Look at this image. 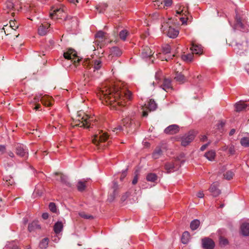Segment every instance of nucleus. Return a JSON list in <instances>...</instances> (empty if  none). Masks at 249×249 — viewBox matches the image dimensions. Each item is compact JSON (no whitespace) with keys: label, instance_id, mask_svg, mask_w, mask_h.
Returning <instances> with one entry per match:
<instances>
[{"label":"nucleus","instance_id":"nucleus-37","mask_svg":"<svg viewBox=\"0 0 249 249\" xmlns=\"http://www.w3.org/2000/svg\"><path fill=\"white\" fill-rule=\"evenodd\" d=\"M200 225V221L198 219L193 220L190 223V228L192 230L194 231L198 228Z\"/></svg>","mask_w":249,"mask_h":249},{"label":"nucleus","instance_id":"nucleus-20","mask_svg":"<svg viewBox=\"0 0 249 249\" xmlns=\"http://www.w3.org/2000/svg\"><path fill=\"white\" fill-rule=\"evenodd\" d=\"M241 232L243 235L247 236L249 235V223L244 222L240 227Z\"/></svg>","mask_w":249,"mask_h":249},{"label":"nucleus","instance_id":"nucleus-29","mask_svg":"<svg viewBox=\"0 0 249 249\" xmlns=\"http://www.w3.org/2000/svg\"><path fill=\"white\" fill-rule=\"evenodd\" d=\"M153 6L155 9H161L165 7L162 0H153Z\"/></svg>","mask_w":249,"mask_h":249},{"label":"nucleus","instance_id":"nucleus-46","mask_svg":"<svg viewBox=\"0 0 249 249\" xmlns=\"http://www.w3.org/2000/svg\"><path fill=\"white\" fill-rule=\"evenodd\" d=\"M105 33L102 31H99L95 35L96 38L99 39H103L105 37Z\"/></svg>","mask_w":249,"mask_h":249},{"label":"nucleus","instance_id":"nucleus-47","mask_svg":"<svg viewBox=\"0 0 249 249\" xmlns=\"http://www.w3.org/2000/svg\"><path fill=\"white\" fill-rule=\"evenodd\" d=\"M219 243L221 246H226L228 244V240L222 236L219 238Z\"/></svg>","mask_w":249,"mask_h":249},{"label":"nucleus","instance_id":"nucleus-15","mask_svg":"<svg viewBox=\"0 0 249 249\" xmlns=\"http://www.w3.org/2000/svg\"><path fill=\"white\" fill-rule=\"evenodd\" d=\"M246 45H245L243 44V43H240L236 42L235 44V47L234 50H236L237 53L241 54L243 53L244 51H246L248 46V41L246 42Z\"/></svg>","mask_w":249,"mask_h":249},{"label":"nucleus","instance_id":"nucleus-26","mask_svg":"<svg viewBox=\"0 0 249 249\" xmlns=\"http://www.w3.org/2000/svg\"><path fill=\"white\" fill-rule=\"evenodd\" d=\"M63 225L61 222L58 221L54 225L53 230L55 233H59L63 230Z\"/></svg>","mask_w":249,"mask_h":249},{"label":"nucleus","instance_id":"nucleus-4","mask_svg":"<svg viewBox=\"0 0 249 249\" xmlns=\"http://www.w3.org/2000/svg\"><path fill=\"white\" fill-rule=\"evenodd\" d=\"M161 31L170 38H175L178 35L179 31L178 29H175L169 26V24L163 23L161 27Z\"/></svg>","mask_w":249,"mask_h":249},{"label":"nucleus","instance_id":"nucleus-10","mask_svg":"<svg viewBox=\"0 0 249 249\" xmlns=\"http://www.w3.org/2000/svg\"><path fill=\"white\" fill-rule=\"evenodd\" d=\"M236 23L235 25V27L233 29L235 30V29H239L242 32H248L249 31V26L244 25L241 21L240 18L236 16Z\"/></svg>","mask_w":249,"mask_h":249},{"label":"nucleus","instance_id":"nucleus-43","mask_svg":"<svg viewBox=\"0 0 249 249\" xmlns=\"http://www.w3.org/2000/svg\"><path fill=\"white\" fill-rule=\"evenodd\" d=\"M4 180L5 181L4 185L7 186L12 185L14 182V179L11 177H6Z\"/></svg>","mask_w":249,"mask_h":249},{"label":"nucleus","instance_id":"nucleus-60","mask_svg":"<svg viewBox=\"0 0 249 249\" xmlns=\"http://www.w3.org/2000/svg\"><path fill=\"white\" fill-rule=\"evenodd\" d=\"M196 196L199 198H202L204 196V194H203V192L200 191L197 193Z\"/></svg>","mask_w":249,"mask_h":249},{"label":"nucleus","instance_id":"nucleus-14","mask_svg":"<svg viewBox=\"0 0 249 249\" xmlns=\"http://www.w3.org/2000/svg\"><path fill=\"white\" fill-rule=\"evenodd\" d=\"M218 186L219 183L218 182H214L212 184L209 189L210 191L213 196L216 197L218 196L221 193L220 190L218 188Z\"/></svg>","mask_w":249,"mask_h":249},{"label":"nucleus","instance_id":"nucleus-31","mask_svg":"<svg viewBox=\"0 0 249 249\" xmlns=\"http://www.w3.org/2000/svg\"><path fill=\"white\" fill-rule=\"evenodd\" d=\"M175 79L176 81L179 82V83H183L185 81V78L184 76L181 73L177 72L176 73V76H175Z\"/></svg>","mask_w":249,"mask_h":249},{"label":"nucleus","instance_id":"nucleus-45","mask_svg":"<svg viewBox=\"0 0 249 249\" xmlns=\"http://www.w3.org/2000/svg\"><path fill=\"white\" fill-rule=\"evenodd\" d=\"M171 49V47L169 44H165L162 46V52L164 54L170 53Z\"/></svg>","mask_w":249,"mask_h":249},{"label":"nucleus","instance_id":"nucleus-17","mask_svg":"<svg viewBox=\"0 0 249 249\" xmlns=\"http://www.w3.org/2000/svg\"><path fill=\"white\" fill-rule=\"evenodd\" d=\"M50 24L46 23L44 24H42L38 28V34L40 36H45L48 31V28Z\"/></svg>","mask_w":249,"mask_h":249},{"label":"nucleus","instance_id":"nucleus-11","mask_svg":"<svg viewBox=\"0 0 249 249\" xmlns=\"http://www.w3.org/2000/svg\"><path fill=\"white\" fill-rule=\"evenodd\" d=\"M203 248L205 249H213L214 247V243L209 238H205L202 240Z\"/></svg>","mask_w":249,"mask_h":249},{"label":"nucleus","instance_id":"nucleus-6","mask_svg":"<svg viewBox=\"0 0 249 249\" xmlns=\"http://www.w3.org/2000/svg\"><path fill=\"white\" fill-rule=\"evenodd\" d=\"M16 154L22 158H26L28 156V150L23 144L18 143L15 146Z\"/></svg>","mask_w":249,"mask_h":249},{"label":"nucleus","instance_id":"nucleus-41","mask_svg":"<svg viewBox=\"0 0 249 249\" xmlns=\"http://www.w3.org/2000/svg\"><path fill=\"white\" fill-rule=\"evenodd\" d=\"M241 144L246 147H249V138L243 137L240 140Z\"/></svg>","mask_w":249,"mask_h":249},{"label":"nucleus","instance_id":"nucleus-19","mask_svg":"<svg viewBox=\"0 0 249 249\" xmlns=\"http://www.w3.org/2000/svg\"><path fill=\"white\" fill-rule=\"evenodd\" d=\"M191 50L193 53L200 54H201L202 53V49L201 46L200 45L196 44L194 42H193L192 43V47H191Z\"/></svg>","mask_w":249,"mask_h":249},{"label":"nucleus","instance_id":"nucleus-22","mask_svg":"<svg viewBox=\"0 0 249 249\" xmlns=\"http://www.w3.org/2000/svg\"><path fill=\"white\" fill-rule=\"evenodd\" d=\"M162 89L166 91H168L171 89L172 87L171 86V81L169 79H164L162 85L161 86Z\"/></svg>","mask_w":249,"mask_h":249},{"label":"nucleus","instance_id":"nucleus-25","mask_svg":"<svg viewBox=\"0 0 249 249\" xmlns=\"http://www.w3.org/2000/svg\"><path fill=\"white\" fill-rule=\"evenodd\" d=\"M54 175H59L60 176V181L63 184H64L66 186H69V187L71 186V183L69 182L67 177H66V176H65L62 174H58L57 173H54Z\"/></svg>","mask_w":249,"mask_h":249},{"label":"nucleus","instance_id":"nucleus-61","mask_svg":"<svg viewBox=\"0 0 249 249\" xmlns=\"http://www.w3.org/2000/svg\"><path fill=\"white\" fill-rule=\"evenodd\" d=\"M200 140L202 142H205L207 140V137L206 135H202L200 138Z\"/></svg>","mask_w":249,"mask_h":249},{"label":"nucleus","instance_id":"nucleus-63","mask_svg":"<svg viewBox=\"0 0 249 249\" xmlns=\"http://www.w3.org/2000/svg\"><path fill=\"white\" fill-rule=\"evenodd\" d=\"M5 146L3 145H0V152L4 153L5 150Z\"/></svg>","mask_w":249,"mask_h":249},{"label":"nucleus","instance_id":"nucleus-64","mask_svg":"<svg viewBox=\"0 0 249 249\" xmlns=\"http://www.w3.org/2000/svg\"><path fill=\"white\" fill-rule=\"evenodd\" d=\"M8 154L9 156L11 158H14L15 157V155H14V153L12 151L8 152Z\"/></svg>","mask_w":249,"mask_h":249},{"label":"nucleus","instance_id":"nucleus-50","mask_svg":"<svg viewBox=\"0 0 249 249\" xmlns=\"http://www.w3.org/2000/svg\"><path fill=\"white\" fill-rule=\"evenodd\" d=\"M225 123L223 121H220L216 125L217 129H219V130H221L222 129L223 127L225 125Z\"/></svg>","mask_w":249,"mask_h":249},{"label":"nucleus","instance_id":"nucleus-27","mask_svg":"<svg viewBox=\"0 0 249 249\" xmlns=\"http://www.w3.org/2000/svg\"><path fill=\"white\" fill-rule=\"evenodd\" d=\"M93 62V69L94 72H95L96 71L99 70L102 68L103 63L100 59L95 60Z\"/></svg>","mask_w":249,"mask_h":249},{"label":"nucleus","instance_id":"nucleus-38","mask_svg":"<svg viewBox=\"0 0 249 249\" xmlns=\"http://www.w3.org/2000/svg\"><path fill=\"white\" fill-rule=\"evenodd\" d=\"M128 34L129 33L126 30H123L120 31L119 36L121 39L123 41H125Z\"/></svg>","mask_w":249,"mask_h":249},{"label":"nucleus","instance_id":"nucleus-35","mask_svg":"<svg viewBox=\"0 0 249 249\" xmlns=\"http://www.w3.org/2000/svg\"><path fill=\"white\" fill-rule=\"evenodd\" d=\"M122 124L124 126L130 127L132 125V120L129 117H126L122 120Z\"/></svg>","mask_w":249,"mask_h":249},{"label":"nucleus","instance_id":"nucleus-13","mask_svg":"<svg viewBox=\"0 0 249 249\" xmlns=\"http://www.w3.org/2000/svg\"><path fill=\"white\" fill-rule=\"evenodd\" d=\"M179 127L177 124H172L167 127L164 130L167 134H175L179 132Z\"/></svg>","mask_w":249,"mask_h":249},{"label":"nucleus","instance_id":"nucleus-49","mask_svg":"<svg viewBox=\"0 0 249 249\" xmlns=\"http://www.w3.org/2000/svg\"><path fill=\"white\" fill-rule=\"evenodd\" d=\"M49 208L51 212L53 213H55L56 212V207L54 203L51 202L49 204Z\"/></svg>","mask_w":249,"mask_h":249},{"label":"nucleus","instance_id":"nucleus-57","mask_svg":"<svg viewBox=\"0 0 249 249\" xmlns=\"http://www.w3.org/2000/svg\"><path fill=\"white\" fill-rule=\"evenodd\" d=\"M42 96H41V95H40L39 96H36L34 99V102L35 103H36L37 102H38L39 101H41V98Z\"/></svg>","mask_w":249,"mask_h":249},{"label":"nucleus","instance_id":"nucleus-24","mask_svg":"<svg viewBox=\"0 0 249 249\" xmlns=\"http://www.w3.org/2000/svg\"><path fill=\"white\" fill-rule=\"evenodd\" d=\"M41 103L46 106H51L52 105V98L48 96H43L41 98Z\"/></svg>","mask_w":249,"mask_h":249},{"label":"nucleus","instance_id":"nucleus-59","mask_svg":"<svg viewBox=\"0 0 249 249\" xmlns=\"http://www.w3.org/2000/svg\"><path fill=\"white\" fill-rule=\"evenodd\" d=\"M138 177L137 175H136L132 180V184H136L138 182Z\"/></svg>","mask_w":249,"mask_h":249},{"label":"nucleus","instance_id":"nucleus-3","mask_svg":"<svg viewBox=\"0 0 249 249\" xmlns=\"http://www.w3.org/2000/svg\"><path fill=\"white\" fill-rule=\"evenodd\" d=\"M92 142L96 145L102 148L107 146L110 142L107 133L102 130H98L92 138Z\"/></svg>","mask_w":249,"mask_h":249},{"label":"nucleus","instance_id":"nucleus-51","mask_svg":"<svg viewBox=\"0 0 249 249\" xmlns=\"http://www.w3.org/2000/svg\"><path fill=\"white\" fill-rule=\"evenodd\" d=\"M228 150H229V153L231 155H234L235 154V147H234V145H230L229 147Z\"/></svg>","mask_w":249,"mask_h":249},{"label":"nucleus","instance_id":"nucleus-30","mask_svg":"<svg viewBox=\"0 0 249 249\" xmlns=\"http://www.w3.org/2000/svg\"><path fill=\"white\" fill-rule=\"evenodd\" d=\"M205 157L209 160L212 161L214 160L215 157V152L214 150H211L205 154Z\"/></svg>","mask_w":249,"mask_h":249},{"label":"nucleus","instance_id":"nucleus-34","mask_svg":"<svg viewBox=\"0 0 249 249\" xmlns=\"http://www.w3.org/2000/svg\"><path fill=\"white\" fill-rule=\"evenodd\" d=\"M158 179V176L155 173H149L146 176V180L148 181L154 182Z\"/></svg>","mask_w":249,"mask_h":249},{"label":"nucleus","instance_id":"nucleus-16","mask_svg":"<svg viewBox=\"0 0 249 249\" xmlns=\"http://www.w3.org/2000/svg\"><path fill=\"white\" fill-rule=\"evenodd\" d=\"M19 2V0H8L5 3L4 10L11 11L14 8L16 9V3Z\"/></svg>","mask_w":249,"mask_h":249},{"label":"nucleus","instance_id":"nucleus-32","mask_svg":"<svg viewBox=\"0 0 249 249\" xmlns=\"http://www.w3.org/2000/svg\"><path fill=\"white\" fill-rule=\"evenodd\" d=\"M189 238H190L189 232L188 231H184L183 233L182 237H181V242L183 244H186L189 242Z\"/></svg>","mask_w":249,"mask_h":249},{"label":"nucleus","instance_id":"nucleus-54","mask_svg":"<svg viewBox=\"0 0 249 249\" xmlns=\"http://www.w3.org/2000/svg\"><path fill=\"white\" fill-rule=\"evenodd\" d=\"M10 27L14 30H16L18 27V25H16L15 22L14 21L11 20L10 21Z\"/></svg>","mask_w":249,"mask_h":249},{"label":"nucleus","instance_id":"nucleus-5","mask_svg":"<svg viewBox=\"0 0 249 249\" xmlns=\"http://www.w3.org/2000/svg\"><path fill=\"white\" fill-rule=\"evenodd\" d=\"M63 56L66 59L71 60L74 64L78 63L80 61L75 51L71 49H69L64 52Z\"/></svg>","mask_w":249,"mask_h":249},{"label":"nucleus","instance_id":"nucleus-58","mask_svg":"<svg viewBox=\"0 0 249 249\" xmlns=\"http://www.w3.org/2000/svg\"><path fill=\"white\" fill-rule=\"evenodd\" d=\"M211 142H209L207 143H206L202 146H201L200 149L201 151H204L207 147L210 144Z\"/></svg>","mask_w":249,"mask_h":249},{"label":"nucleus","instance_id":"nucleus-33","mask_svg":"<svg viewBox=\"0 0 249 249\" xmlns=\"http://www.w3.org/2000/svg\"><path fill=\"white\" fill-rule=\"evenodd\" d=\"M147 107L150 111L155 110L157 107V104L154 100L150 99L148 102Z\"/></svg>","mask_w":249,"mask_h":249},{"label":"nucleus","instance_id":"nucleus-53","mask_svg":"<svg viewBox=\"0 0 249 249\" xmlns=\"http://www.w3.org/2000/svg\"><path fill=\"white\" fill-rule=\"evenodd\" d=\"M84 77L85 78V79H84L85 85H86V84H88L89 83V82L91 80L89 78V74H85L84 75Z\"/></svg>","mask_w":249,"mask_h":249},{"label":"nucleus","instance_id":"nucleus-7","mask_svg":"<svg viewBox=\"0 0 249 249\" xmlns=\"http://www.w3.org/2000/svg\"><path fill=\"white\" fill-rule=\"evenodd\" d=\"M196 136V132L194 131H190L188 134L183 136L181 138V145L185 146L188 145Z\"/></svg>","mask_w":249,"mask_h":249},{"label":"nucleus","instance_id":"nucleus-1","mask_svg":"<svg viewBox=\"0 0 249 249\" xmlns=\"http://www.w3.org/2000/svg\"><path fill=\"white\" fill-rule=\"evenodd\" d=\"M98 96L102 103L110 105L112 108L119 109L118 107L124 106L132 99V93L126 89H120L115 85H109L102 88Z\"/></svg>","mask_w":249,"mask_h":249},{"label":"nucleus","instance_id":"nucleus-44","mask_svg":"<svg viewBox=\"0 0 249 249\" xmlns=\"http://www.w3.org/2000/svg\"><path fill=\"white\" fill-rule=\"evenodd\" d=\"M234 175L233 172L231 171H227L225 174H224V178L227 180L231 179Z\"/></svg>","mask_w":249,"mask_h":249},{"label":"nucleus","instance_id":"nucleus-52","mask_svg":"<svg viewBox=\"0 0 249 249\" xmlns=\"http://www.w3.org/2000/svg\"><path fill=\"white\" fill-rule=\"evenodd\" d=\"M164 2V6L165 7H170L172 4V0H162Z\"/></svg>","mask_w":249,"mask_h":249},{"label":"nucleus","instance_id":"nucleus-12","mask_svg":"<svg viewBox=\"0 0 249 249\" xmlns=\"http://www.w3.org/2000/svg\"><path fill=\"white\" fill-rule=\"evenodd\" d=\"M235 111L240 112L249 109V105L245 104L243 101H240L234 105Z\"/></svg>","mask_w":249,"mask_h":249},{"label":"nucleus","instance_id":"nucleus-42","mask_svg":"<svg viewBox=\"0 0 249 249\" xmlns=\"http://www.w3.org/2000/svg\"><path fill=\"white\" fill-rule=\"evenodd\" d=\"M182 60L185 61H191L193 58V54L189 53L187 54H184L182 55L181 57Z\"/></svg>","mask_w":249,"mask_h":249},{"label":"nucleus","instance_id":"nucleus-8","mask_svg":"<svg viewBox=\"0 0 249 249\" xmlns=\"http://www.w3.org/2000/svg\"><path fill=\"white\" fill-rule=\"evenodd\" d=\"M66 15L64 11V9L62 8H54L53 12L52 13H50V16L52 18H53L55 17L56 18L62 19L63 18H65Z\"/></svg>","mask_w":249,"mask_h":249},{"label":"nucleus","instance_id":"nucleus-18","mask_svg":"<svg viewBox=\"0 0 249 249\" xmlns=\"http://www.w3.org/2000/svg\"><path fill=\"white\" fill-rule=\"evenodd\" d=\"M118 188V185L117 182L113 181V186L111 188L112 190V195H110L108 199L109 201H112L114 200L116 196L118 195L117 190Z\"/></svg>","mask_w":249,"mask_h":249},{"label":"nucleus","instance_id":"nucleus-9","mask_svg":"<svg viewBox=\"0 0 249 249\" xmlns=\"http://www.w3.org/2000/svg\"><path fill=\"white\" fill-rule=\"evenodd\" d=\"M141 51V55L143 59H147L148 58L151 59L152 57H154L153 55L154 53H153L151 49L147 46H143Z\"/></svg>","mask_w":249,"mask_h":249},{"label":"nucleus","instance_id":"nucleus-21","mask_svg":"<svg viewBox=\"0 0 249 249\" xmlns=\"http://www.w3.org/2000/svg\"><path fill=\"white\" fill-rule=\"evenodd\" d=\"M164 168L168 173L174 172L177 170L173 162H168L165 164Z\"/></svg>","mask_w":249,"mask_h":249},{"label":"nucleus","instance_id":"nucleus-36","mask_svg":"<svg viewBox=\"0 0 249 249\" xmlns=\"http://www.w3.org/2000/svg\"><path fill=\"white\" fill-rule=\"evenodd\" d=\"M48 243L49 239L48 238H44L40 242L39 247L41 249H45L48 247Z\"/></svg>","mask_w":249,"mask_h":249},{"label":"nucleus","instance_id":"nucleus-39","mask_svg":"<svg viewBox=\"0 0 249 249\" xmlns=\"http://www.w3.org/2000/svg\"><path fill=\"white\" fill-rule=\"evenodd\" d=\"M86 181H83L81 180H79L77 182V189L79 191H83L85 190L86 188V185H85Z\"/></svg>","mask_w":249,"mask_h":249},{"label":"nucleus","instance_id":"nucleus-56","mask_svg":"<svg viewBox=\"0 0 249 249\" xmlns=\"http://www.w3.org/2000/svg\"><path fill=\"white\" fill-rule=\"evenodd\" d=\"M123 130V126L121 125H118L117 127H115L112 131L114 132H115L116 131H118V130L119 131H121Z\"/></svg>","mask_w":249,"mask_h":249},{"label":"nucleus","instance_id":"nucleus-23","mask_svg":"<svg viewBox=\"0 0 249 249\" xmlns=\"http://www.w3.org/2000/svg\"><path fill=\"white\" fill-rule=\"evenodd\" d=\"M41 227L37 221H33L28 226V230L30 232L36 230L40 229Z\"/></svg>","mask_w":249,"mask_h":249},{"label":"nucleus","instance_id":"nucleus-28","mask_svg":"<svg viewBox=\"0 0 249 249\" xmlns=\"http://www.w3.org/2000/svg\"><path fill=\"white\" fill-rule=\"evenodd\" d=\"M162 154V151L160 148L157 147L154 151L152 153V158L154 159H158L160 158Z\"/></svg>","mask_w":249,"mask_h":249},{"label":"nucleus","instance_id":"nucleus-62","mask_svg":"<svg viewBox=\"0 0 249 249\" xmlns=\"http://www.w3.org/2000/svg\"><path fill=\"white\" fill-rule=\"evenodd\" d=\"M42 217L44 219H47L49 217V214L47 213H43L42 215Z\"/></svg>","mask_w":249,"mask_h":249},{"label":"nucleus","instance_id":"nucleus-55","mask_svg":"<svg viewBox=\"0 0 249 249\" xmlns=\"http://www.w3.org/2000/svg\"><path fill=\"white\" fill-rule=\"evenodd\" d=\"M149 16L151 17V18L153 20H155L158 18L159 15L157 13H154L150 15Z\"/></svg>","mask_w":249,"mask_h":249},{"label":"nucleus","instance_id":"nucleus-40","mask_svg":"<svg viewBox=\"0 0 249 249\" xmlns=\"http://www.w3.org/2000/svg\"><path fill=\"white\" fill-rule=\"evenodd\" d=\"M111 53L113 55L118 56H120L122 54V52L119 48L117 47H114L111 49Z\"/></svg>","mask_w":249,"mask_h":249},{"label":"nucleus","instance_id":"nucleus-2","mask_svg":"<svg viewBox=\"0 0 249 249\" xmlns=\"http://www.w3.org/2000/svg\"><path fill=\"white\" fill-rule=\"evenodd\" d=\"M72 124L73 126L89 128L91 125H94L93 118L89 117L82 111H79L78 112L76 118L73 120Z\"/></svg>","mask_w":249,"mask_h":249},{"label":"nucleus","instance_id":"nucleus-48","mask_svg":"<svg viewBox=\"0 0 249 249\" xmlns=\"http://www.w3.org/2000/svg\"><path fill=\"white\" fill-rule=\"evenodd\" d=\"M79 215L81 217L87 219H92L93 218L92 215L86 214L83 212L79 213Z\"/></svg>","mask_w":249,"mask_h":249}]
</instances>
